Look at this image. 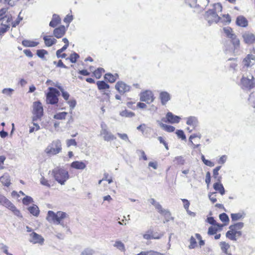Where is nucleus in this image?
Here are the masks:
<instances>
[{
	"mask_svg": "<svg viewBox=\"0 0 255 255\" xmlns=\"http://www.w3.org/2000/svg\"><path fill=\"white\" fill-rule=\"evenodd\" d=\"M68 218V214L62 211H58L56 213L52 211H48L47 212L46 220L50 223H53L56 225H63L64 219Z\"/></svg>",
	"mask_w": 255,
	"mask_h": 255,
	"instance_id": "1",
	"label": "nucleus"
},
{
	"mask_svg": "<svg viewBox=\"0 0 255 255\" xmlns=\"http://www.w3.org/2000/svg\"><path fill=\"white\" fill-rule=\"evenodd\" d=\"M51 173L54 179L61 185H64L69 178L68 171L64 168L56 167L51 171Z\"/></svg>",
	"mask_w": 255,
	"mask_h": 255,
	"instance_id": "2",
	"label": "nucleus"
},
{
	"mask_svg": "<svg viewBox=\"0 0 255 255\" xmlns=\"http://www.w3.org/2000/svg\"><path fill=\"white\" fill-rule=\"evenodd\" d=\"M244 227V223L239 222L229 227V230L226 233V236L232 241H236L237 237L242 235L241 229Z\"/></svg>",
	"mask_w": 255,
	"mask_h": 255,
	"instance_id": "3",
	"label": "nucleus"
},
{
	"mask_svg": "<svg viewBox=\"0 0 255 255\" xmlns=\"http://www.w3.org/2000/svg\"><path fill=\"white\" fill-rule=\"evenodd\" d=\"M62 149L61 141L57 139L52 141L49 144L45 149L44 152L48 156H51L61 152Z\"/></svg>",
	"mask_w": 255,
	"mask_h": 255,
	"instance_id": "4",
	"label": "nucleus"
},
{
	"mask_svg": "<svg viewBox=\"0 0 255 255\" xmlns=\"http://www.w3.org/2000/svg\"><path fill=\"white\" fill-rule=\"evenodd\" d=\"M48 91L46 94V103L51 105H55L58 103V97L60 95V92L56 89L53 87H49Z\"/></svg>",
	"mask_w": 255,
	"mask_h": 255,
	"instance_id": "5",
	"label": "nucleus"
},
{
	"mask_svg": "<svg viewBox=\"0 0 255 255\" xmlns=\"http://www.w3.org/2000/svg\"><path fill=\"white\" fill-rule=\"evenodd\" d=\"M32 121L34 122L40 120L43 116V108L41 103L40 101H36L33 103Z\"/></svg>",
	"mask_w": 255,
	"mask_h": 255,
	"instance_id": "6",
	"label": "nucleus"
},
{
	"mask_svg": "<svg viewBox=\"0 0 255 255\" xmlns=\"http://www.w3.org/2000/svg\"><path fill=\"white\" fill-rule=\"evenodd\" d=\"M0 205H1L9 210L17 217H21L20 212L16 207L5 196L0 194Z\"/></svg>",
	"mask_w": 255,
	"mask_h": 255,
	"instance_id": "7",
	"label": "nucleus"
},
{
	"mask_svg": "<svg viewBox=\"0 0 255 255\" xmlns=\"http://www.w3.org/2000/svg\"><path fill=\"white\" fill-rule=\"evenodd\" d=\"M242 88L244 89L251 90L255 87V78L251 75L249 77L243 76L241 79Z\"/></svg>",
	"mask_w": 255,
	"mask_h": 255,
	"instance_id": "8",
	"label": "nucleus"
},
{
	"mask_svg": "<svg viewBox=\"0 0 255 255\" xmlns=\"http://www.w3.org/2000/svg\"><path fill=\"white\" fill-rule=\"evenodd\" d=\"M139 97L141 102H144L148 104L152 103L155 99L153 92L148 90L141 92L139 94Z\"/></svg>",
	"mask_w": 255,
	"mask_h": 255,
	"instance_id": "9",
	"label": "nucleus"
},
{
	"mask_svg": "<svg viewBox=\"0 0 255 255\" xmlns=\"http://www.w3.org/2000/svg\"><path fill=\"white\" fill-rule=\"evenodd\" d=\"M101 127L102 129L100 131V135L105 141H109L116 139V137L108 130L107 125L105 123L101 124Z\"/></svg>",
	"mask_w": 255,
	"mask_h": 255,
	"instance_id": "10",
	"label": "nucleus"
},
{
	"mask_svg": "<svg viewBox=\"0 0 255 255\" xmlns=\"http://www.w3.org/2000/svg\"><path fill=\"white\" fill-rule=\"evenodd\" d=\"M205 18L209 23H212L214 22H218L221 19V17L217 13L210 9L206 11Z\"/></svg>",
	"mask_w": 255,
	"mask_h": 255,
	"instance_id": "11",
	"label": "nucleus"
},
{
	"mask_svg": "<svg viewBox=\"0 0 255 255\" xmlns=\"http://www.w3.org/2000/svg\"><path fill=\"white\" fill-rule=\"evenodd\" d=\"M242 37L246 44H251L255 42V35L249 31H246L243 33Z\"/></svg>",
	"mask_w": 255,
	"mask_h": 255,
	"instance_id": "12",
	"label": "nucleus"
},
{
	"mask_svg": "<svg viewBox=\"0 0 255 255\" xmlns=\"http://www.w3.org/2000/svg\"><path fill=\"white\" fill-rule=\"evenodd\" d=\"M180 118L177 116L173 115L171 112H168L166 114V118L163 119L162 121L165 123L171 124H176L180 122Z\"/></svg>",
	"mask_w": 255,
	"mask_h": 255,
	"instance_id": "13",
	"label": "nucleus"
},
{
	"mask_svg": "<svg viewBox=\"0 0 255 255\" xmlns=\"http://www.w3.org/2000/svg\"><path fill=\"white\" fill-rule=\"evenodd\" d=\"M115 88L121 94H124L130 90V87L122 81L118 82L115 85Z\"/></svg>",
	"mask_w": 255,
	"mask_h": 255,
	"instance_id": "14",
	"label": "nucleus"
},
{
	"mask_svg": "<svg viewBox=\"0 0 255 255\" xmlns=\"http://www.w3.org/2000/svg\"><path fill=\"white\" fill-rule=\"evenodd\" d=\"M30 242L33 244H39L42 245L44 243V239L40 235L37 234L36 233L33 232L30 234Z\"/></svg>",
	"mask_w": 255,
	"mask_h": 255,
	"instance_id": "15",
	"label": "nucleus"
},
{
	"mask_svg": "<svg viewBox=\"0 0 255 255\" xmlns=\"http://www.w3.org/2000/svg\"><path fill=\"white\" fill-rule=\"evenodd\" d=\"M201 137V135L199 133L193 134L189 137V141L191 143L194 148L199 146Z\"/></svg>",
	"mask_w": 255,
	"mask_h": 255,
	"instance_id": "16",
	"label": "nucleus"
},
{
	"mask_svg": "<svg viewBox=\"0 0 255 255\" xmlns=\"http://www.w3.org/2000/svg\"><path fill=\"white\" fill-rule=\"evenodd\" d=\"M66 28L64 25H60L55 28L53 30V34L57 38L62 37L65 34Z\"/></svg>",
	"mask_w": 255,
	"mask_h": 255,
	"instance_id": "17",
	"label": "nucleus"
},
{
	"mask_svg": "<svg viewBox=\"0 0 255 255\" xmlns=\"http://www.w3.org/2000/svg\"><path fill=\"white\" fill-rule=\"evenodd\" d=\"M163 236L161 233H155L153 234V232L151 230L147 231L145 234L143 235V237L146 240L151 239H159Z\"/></svg>",
	"mask_w": 255,
	"mask_h": 255,
	"instance_id": "18",
	"label": "nucleus"
},
{
	"mask_svg": "<svg viewBox=\"0 0 255 255\" xmlns=\"http://www.w3.org/2000/svg\"><path fill=\"white\" fill-rule=\"evenodd\" d=\"M248 20L243 15L238 16L236 18V23L240 27H246L248 25Z\"/></svg>",
	"mask_w": 255,
	"mask_h": 255,
	"instance_id": "19",
	"label": "nucleus"
},
{
	"mask_svg": "<svg viewBox=\"0 0 255 255\" xmlns=\"http://www.w3.org/2000/svg\"><path fill=\"white\" fill-rule=\"evenodd\" d=\"M159 99L162 105H165L170 100L171 97L168 92L162 91L159 94Z\"/></svg>",
	"mask_w": 255,
	"mask_h": 255,
	"instance_id": "20",
	"label": "nucleus"
},
{
	"mask_svg": "<svg viewBox=\"0 0 255 255\" xmlns=\"http://www.w3.org/2000/svg\"><path fill=\"white\" fill-rule=\"evenodd\" d=\"M61 19L60 16L57 14H53L52 20L49 23V26L52 27H55L56 26L61 23Z\"/></svg>",
	"mask_w": 255,
	"mask_h": 255,
	"instance_id": "21",
	"label": "nucleus"
},
{
	"mask_svg": "<svg viewBox=\"0 0 255 255\" xmlns=\"http://www.w3.org/2000/svg\"><path fill=\"white\" fill-rule=\"evenodd\" d=\"M70 166L76 169L83 170L86 168V164L83 161H75L71 163Z\"/></svg>",
	"mask_w": 255,
	"mask_h": 255,
	"instance_id": "22",
	"label": "nucleus"
},
{
	"mask_svg": "<svg viewBox=\"0 0 255 255\" xmlns=\"http://www.w3.org/2000/svg\"><path fill=\"white\" fill-rule=\"evenodd\" d=\"M43 39L46 46L48 47L51 46L52 45L55 44L57 42L56 39L52 38V36L45 35L43 36Z\"/></svg>",
	"mask_w": 255,
	"mask_h": 255,
	"instance_id": "23",
	"label": "nucleus"
},
{
	"mask_svg": "<svg viewBox=\"0 0 255 255\" xmlns=\"http://www.w3.org/2000/svg\"><path fill=\"white\" fill-rule=\"evenodd\" d=\"M119 78L118 74L107 73L104 76L105 80L110 83H114Z\"/></svg>",
	"mask_w": 255,
	"mask_h": 255,
	"instance_id": "24",
	"label": "nucleus"
},
{
	"mask_svg": "<svg viewBox=\"0 0 255 255\" xmlns=\"http://www.w3.org/2000/svg\"><path fill=\"white\" fill-rule=\"evenodd\" d=\"M214 189L220 193L222 195H223L225 193V190L223 184L221 183V181H217L213 184Z\"/></svg>",
	"mask_w": 255,
	"mask_h": 255,
	"instance_id": "25",
	"label": "nucleus"
},
{
	"mask_svg": "<svg viewBox=\"0 0 255 255\" xmlns=\"http://www.w3.org/2000/svg\"><path fill=\"white\" fill-rule=\"evenodd\" d=\"M0 182L3 186L9 187L11 184L10 176L7 174H4L0 177Z\"/></svg>",
	"mask_w": 255,
	"mask_h": 255,
	"instance_id": "26",
	"label": "nucleus"
},
{
	"mask_svg": "<svg viewBox=\"0 0 255 255\" xmlns=\"http://www.w3.org/2000/svg\"><path fill=\"white\" fill-rule=\"evenodd\" d=\"M98 89L99 91H105L110 88V85L104 81H98L96 82Z\"/></svg>",
	"mask_w": 255,
	"mask_h": 255,
	"instance_id": "27",
	"label": "nucleus"
},
{
	"mask_svg": "<svg viewBox=\"0 0 255 255\" xmlns=\"http://www.w3.org/2000/svg\"><path fill=\"white\" fill-rule=\"evenodd\" d=\"M23 46L24 47H33L37 46L39 44V42L36 41H32L27 39H24L21 42Z\"/></svg>",
	"mask_w": 255,
	"mask_h": 255,
	"instance_id": "28",
	"label": "nucleus"
},
{
	"mask_svg": "<svg viewBox=\"0 0 255 255\" xmlns=\"http://www.w3.org/2000/svg\"><path fill=\"white\" fill-rule=\"evenodd\" d=\"M155 207L156 209L158 210V212L161 215H166L167 216L168 219L170 217V212L164 210L162 208L161 205L159 204V203H156V205H155Z\"/></svg>",
	"mask_w": 255,
	"mask_h": 255,
	"instance_id": "29",
	"label": "nucleus"
},
{
	"mask_svg": "<svg viewBox=\"0 0 255 255\" xmlns=\"http://www.w3.org/2000/svg\"><path fill=\"white\" fill-rule=\"evenodd\" d=\"M229 38L231 39V42L233 44L235 49L239 48L240 41L235 34L234 35H232V36Z\"/></svg>",
	"mask_w": 255,
	"mask_h": 255,
	"instance_id": "30",
	"label": "nucleus"
},
{
	"mask_svg": "<svg viewBox=\"0 0 255 255\" xmlns=\"http://www.w3.org/2000/svg\"><path fill=\"white\" fill-rule=\"evenodd\" d=\"M29 212L33 216L37 217L39 214V210L37 206L33 205L28 208Z\"/></svg>",
	"mask_w": 255,
	"mask_h": 255,
	"instance_id": "31",
	"label": "nucleus"
},
{
	"mask_svg": "<svg viewBox=\"0 0 255 255\" xmlns=\"http://www.w3.org/2000/svg\"><path fill=\"white\" fill-rule=\"evenodd\" d=\"M221 166H218L213 169V177L216 181H221L222 177L219 175V171Z\"/></svg>",
	"mask_w": 255,
	"mask_h": 255,
	"instance_id": "32",
	"label": "nucleus"
},
{
	"mask_svg": "<svg viewBox=\"0 0 255 255\" xmlns=\"http://www.w3.org/2000/svg\"><path fill=\"white\" fill-rule=\"evenodd\" d=\"M223 227H219L216 225H212L209 227L208 231V234L209 235H213L216 234L217 232L219 230H221Z\"/></svg>",
	"mask_w": 255,
	"mask_h": 255,
	"instance_id": "33",
	"label": "nucleus"
},
{
	"mask_svg": "<svg viewBox=\"0 0 255 255\" xmlns=\"http://www.w3.org/2000/svg\"><path fill=\"white\" fill-rule=\"evenodd\" d=\"M220 246L222 251L224 253L228 254V250L230 248V245L228 243L225 242H221L220 243Z\"/></svg>",
	"mask_w": 255,
	"mask_h": 255,
	"instance_id": "34",
	"label": "nucleus"
},
{
	"mask_svg": "<svg viewBox=\"0 0 255 255\" xmlns=\"http://www.w3.org/2000/svg\"><path fill=\"white\" fill-rule=\"evenodd\" d=\"M104 72L105 70L104 68H98L93 72V74L96 79H100Z\"/></svg>",
	"mask_w": 255,
	"mask_h": 255,
	"instance_id": "35",
	"label": "nucleus"
},
{
	"mask_svg": "<svg viewBox=\"0 0 255 255\" xmlns=\"http://www.w3.org/2000/svg\"><path fill=\"white\" fill-rule=\"evenodd\" d=\"M40 183L45 186L50 187L54 185V182L48 180L44 177L42 176L40 179Z\"/></svg>",
	"mask_w": 255,
	"mask_h": 255,
	"instance_id": "36",
	"label": "nucleus"
},
{
	"mask_svg": "<svg viewBox=\"0 0 255 255\" xmlns=\"http://www.w3.org/2000/svg\"><path fill=\"white\" fill-rule=\"evenodd\" d=\"M173 162L177 165H183L185 163V160L182 156H178L174 158Z\"/></svg>",
	"mask_w": 255,
	"mask_h": 255,
	"instance_id": "37",
	"label": "nucleus"
},
{
	"mask_svg": "<svg viewBox=\"0 0 255 255\" xmlns=\"http://www.w3.org/2000/svg\"><path fill=\"white\" fill-rule=\"evenodd\" d=\"M107 181L108 183L110 184L113 182V178L110 175V174L107 172H105L104 173V177L102 179L100 180L98 182V184H100L102 181Z\"/></svg>",
	"mask_w": 255,
	"mask_h": 255,
	"instance_id": "38",
	"label": "nucleus"
},
{
	"mask_svg": "<svg viewBox=\"0 0 255 255\" xmlns=\"http://www.w3.org/2000/svg\"><path fill=\"white\" fill-rule=\"evenodd\" d=\"M210 9L217 13L222 11L223 6L221 3L217 2L213 4L212 8Z\"/></svg>",
	"mask_w": 255,
	"mask_h": 255,
	"instance_id": "39",
	"label": "nucleus"
},
{
	"mask_svg": "<svg viewBox=\"0 0 255 255\" xmlns=\"http://www.w3.org/2000/svg\"><path fill=\"white\" fill-rule=\"evenodd\" d=\"M68 115L67 112H60L54 115L53 118L56 120H65Z\"/></svg>",
	"mask_w": 255,
	"mask_h": 255,
	"instance_id": "40",
	"label": "nucleus"
},
{
	"mask_svg": "<svg viewBox=\"0 0 255 255\" xmlns=\"http://www.w3.org/2000/svg\"><path fill=\"white\" fill-rule=\"evenodd\" d=\"M224 33L228 38H230L232 36V35H234L235 33L233 32V29L231 27H226L223 28Z\"/></svg>",
	"mask_w": 255,
	"mask_h": 255,
	"instance_id": "41",
	"label": "nucleus"
},
{
	"mask_svg": "<svg viewBox=\"0 0 255 255\" xmlns=\"http://www.w3.org/2000/svg\"><path fill=\"white\" fill-rule=\"evenodd\" d=\"M219 218L224 223V224H223V226L224 225H227L229 222V219L227 215L225 213H222L219 216Z\"/></svg>",
	"mask_w": 255,
	"mask_h": 255,
	"instance_id": "42",
	"label": "nucleus"
},
{
	"mask_svg": "<svg viewBox=\"0 0 255 255\" xmlns=\"http://www.w3.org/2000/svg\"><path fill=\"white\" fill-rule=\"evenodd\" d=\"M186 123L188 125L196 126L197 123V120L195 117H190L187 118Z\"/></svg>",
	"mask_w": 255,
	"mask_h": 255,
	"instance_id": "43",
	"label": "nucleus"
},
{
	"mask_svg": "<svg viewBox=\"0 0 255 255\" xmlns=\"http://www.w3.org/2000/svg\"><path fill=\"white\" fill-rule=\"evenodd\" d=\"M190 244L188 246L189 249H193L197 246V243L196 239L193 236H191L189 240Z\"/></svg>",
	"mask_w": 255,
	"mask_h": 255,
	"instance_id": "44",
	"label": "nucleus"
},
{
	"mask_svg": "<svg viewBox=\"0 0 255 255\" xmlns=\"http://www.w3.org/2000/svg\"><path fill=\"white\" fill-rule=\"evenodd\" d=\"M160 126L167 132H173L175 130V128L172 126L167 125L164 124H160Z\"/></svg>",
	"mask_w": 255,
	"mask_h": 255,
	"instance_id": "45",
	"label": "nucleus"
},
{
	"mask_svg": "<svg viewBox=\"0 0 255 255\" xmlns=\"http://www.w3.org/2000/svg\"><path fill=\"white\" fill-rule=\"evenodd\" d=\"M207 221L208 223H209L210 224H211L212 225H216L217 226H218L219 227H223V225L220 224L219 223H217L216 221L215 220L213 217H208L207 219Z\"/></svg>",
	"mask_w": 255,
	"mask_h": 255,
	"instance_id": "46",
	"label": "nucleus"
},
{
	"mask_svg": "<svg viewBox=\"0 0 255 255\" xmlns=\"http://www.w3.org/2000/svg\"><path fill=\"white\" fill-rule=\"evenodd\" d=\"M55 86L56 87H57L60 90V91L61 92L62 95V97H63V98L65 100H68L69 98V94H68V93L65 91L63 89V88H62L61 86H58L57 85H56Z\"/></svg>",
	"mask_w": 255,
	"mask_h": 255,
	"instance_id": "47",
	"label": "nucleus"
},
{
	"mask_svg": "<svg viewBox=\"0 0 255 255\" xmlns=\"http://www.w3.org/2000/svg\"><path fill=\"white\" fill-rule=\"evenodd\" d=\"M221 19H222V22L225 23L229 24L231 22V17L229 14H223Z\"/></svg>",
	"mask_w": 255,
	"mask_h": 255,
	"instance_id": "48",
	"label": "nucleus"
},
{
	"mask_svg": "<svg viewBox=\"0 0 255 255\" xmlns=\"http://www.w3.org/2000/svg\"><path fill=\"white\" fill-rule=\"evenodd\" d=\"M114 246L122 251L126 250L124 244L121 241H116Z\"/></svg>",
	"mask_w": 255,
	"mask_h": 255,
	"instance_id": "49",
	"label": "nucleus"
},
{
	"mask_svg": "<svg viewBox=\"0 0 255 255\" xmlns=\"http://www.w3.org/2000/svg\"><path fill=\"white\" fill-rule=\"evenodd\" d=\"M48 54V52L45 49H39L36 51L37 55L41 58H44L45 55Z\"/></svg>",
	"mask_w": 255,
	"mask_h": 255,
	"instance_id": "50",
	"label": "nucleus"
},
{
	"mask_svg": "<svg viewBox=\"0 0 255 255\" xmlns=\"http://www.w3.org/2000/svg\"><path fill=\"white\" fill-rule=\"evenodd\" d=\"M251 59L254 60L253 56L252 55L249 54L244 59L245 65L249 67L251 66Z\"/></svg>",
	"mask_w": 255,
	"mask_h": 255,
	"instance_id": "51",
	"label": "nucleus"
},
{
	"mask_svg": "<svg viewBox=\"0 0 255 255\" xmlns=\"http://www.w3.org/2000/svg\"><path fill=\"white\" fill-rule=\"evenodd\" d=\"M79 58V55L77 53L74 52L73 53L71 54L69 59L71 62L75 63Z\"/></svg>",
	"mask_w": 255,
	"mask_h": 255,
	"instance_id": "52",
	"label": "nucleus"
},
{
	"mask_svg": "<svg viewBox=\"0 0 255 255\" xmlns=\"http://www.w3.org/2000/svg\"><path fill=\"white\" fill-rule=\"evenodd\" d=\"M73 15L70 12V13L68 14L64 18V22L68 24V26L69 25V23L73 20Z\"/></svg>",
	"mask_w": 255,
	"mask_h": 255,
	"instance_id": "53",
	"label": "nucleus"
},
{
	"mask_svg": "<svg viewBox=\"0 0 255 255\" xmlns=\"http://www.w3.org/2000/svg\"><path fill=\"white\" fill-rule=\"evenodd\" d=\"M231 219L233 221H237L243 218V215L241 213H235L231 215Z\"/></svg>",
	"mask_w": 255,
	"mask_h": 255,
	"instance_id": "54",
	"label": "nucleus"
},
{
	"mask_svg": "<svg viewBox=\"0 0 255 255\" xmlns=\"http://www.w3.org/2000/svg\"><path fill=\"white\" fill-rule=\"evenodd\" d=\"M209 198L212 203L217 202V195L216 192H211L209 194Z\"/></svg>",
	"mask_w": 255,
	"mask_h": 255,
	"instance_id": "55",
	"label": "nucleus"
},
{
	"mask_svg": "<svg viewBox=\"0 0 255 255\" xmlns=\"http://www.w3.org/2000/svg\"><path fill=\"white\" fill-rule=\"evenodd\" d=\"M121 115L123 117H132L134 116V114L133 112L125 110L121 113Z\"/></svg>",
	"mask_w": 255,
	"mask_h": 255,
	"instance_id": "56",
	"label": "nucleus"
},
{
	"mask_svg": "<svg viewBox=\"0 0 255 255\" xmlns=\"http://www.w3.org/2000/svg\"><path fill=\"white\" fill-rule=\"evenodd\" d=\"M9 26L8 25H3L0 27V35H2L8 30Z\"/></svg>",
	"mask_w": 255,
	"mask_h": 255,
	"instance_id": "57",
	"label": "nucleus"
},
{
	"mask_svg": "<svg viewBox=\"0 0 255 255\" xmlns=\"http://www.w3.org/2000/svg\"><path fill=\"white\" fill-rule=\"evenodd\" d=\"M32 202V199L31 197L29 196H26L22 199V203L24 205H27Z\"/></svg>",
	"mask_w": 255,
	"mask_h": 255,
	"instance_id": "58",
	"label": "nucleus"
},
{
	"mask_svg": "<svg viewBox=\"0 0 255 255\" xmlns=\"http://www.w3.org/2000/svg\"><path fill=\"white\" fill-rule=\"evenodd\" d=\"M196 238L199 240V245L200 247L203 246L205 245V242L204 240L202 239L201 236L198 233L195 234V235Z\"/></svg>",
	"mask_w": 255,
	"mask_h": 255,
	"instance_id": "59",
	"label": "nucleus"
},
{
	"mask_svg": "<svg viewBox=\"0 0 255 255\" xmlns=\"http://www.w3.org/2000/svg\"><path fill=\"white\" fill-rule=\"evenodd\" d=\"M176 133L177 134L178 137L179 138H181L182 139H186V136L182 130H177L176 132Z\"/></svg>",
	"mask_w": 255,
	"mask_h": 255,
	"instance_id": "60",
	"label": "nucleus"
},
{
	"mask_svg": "<svg viewBox=\"0 0 255 255\" xmlns=\"http://www.w3.org/2000/svg\"><path fill=\"white\" fill-rule=\"evenodd\" d=\"M66 144L68 147L71 146L72 145L76 146L77 142L74 139H68L66 141Z\"/></svg>",
	"mask_w": 255,
	"mask_h": 255,
	"instance_id": "61",
	"label": "nucleus"
},
{
	"mask_svg": "<svg viewBox=\"0 0 255 255\" xmlns=\"http://www.w3.org/2000/svg\"><path fill=\"white\" fill-rule=\"evenodd\" d=\"M7 8H2L0 9V20L5 17V13L7 12Z\"/></svg>",
	"mask_w": 255,
	"mask_h": 255,
	"instance_id": "62",
	"label": "nucleus"
},
{
	"mask_svg": "<svg viewBox=\"0 0 255 255\" xmlns=\"http://www.w3.org/2000/svg\"><path fill=\"white\" fill-rule=\"evenodd\" d=\"M182 201L183 204V206L184 208L187 211L189 209V207L190 206V202L189 201L185 199H182Z\"/></svg>",
	"mask_w": 255,
	"mask_h": 255,
	"instance_id": "63",
	"label": "nucleus"
},
{
	"mask_svg": "<svg viewBox=\"0 0 255 255\" xmlns=\"http://www.w3.org/2000/svg\"><path fill=\"white\" fill-rule=\"evenodd\" d=\"M148 255H166L163 253H161L154 251L153 250H150V251H148Z\"/></svg>",
	"mask_w": 255,
	"mask_h": 255,
	"instance_id": "64",
	"label": "nucleus"
}]
</instances>
